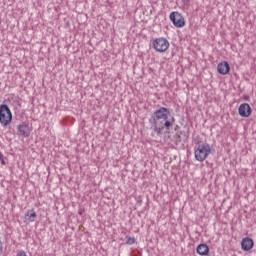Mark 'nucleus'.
I'll return each mask as SVG.
<instances>
[{"instance_id":"f257e3e1","label":"nucleus","mask_w":256,"mask_h":256,"mask_svg":"<svg viewBox=\"0 0 256 256\" xmlns=\"http://www.w3.org/2000/svg\"><path fill=\"white\" fill-rule=\"evenodd\" d=\"M171 115V111L168 108L160 107L156 111L153 112L149 119L150 129L156 135H163V130L171 131V127H173V123H175V118L169 120V116Z\"/></svg>"},{"instance_id":"9d476101","label":"nucleus","mask_w":256,"mask_h":256,"mask_svg":"<svg viewBox=\"0 0 256 256\" xmlns=\"http://www.w3.org/2000/svg\"><path fill=\"white\" fill-rule=\"evenodd\" d=\"M196 253L201 256L209 255V246L207 244H200L196 248Z\"/></svg>"},{"instance_id":"f8f14e48","label":"nucleus","mask_w":256,"mask_h":256,"mask_svg":"<svg viewBox=\"0 0 256 256\" xmlns=\"http://www.w3.org/2000/svg\"><path fill=\"white\" fill-rule=\"evenodd\" d=\"M126 243H127V245H134L135 238L134 237H126Z\"/></svg>"},{"instance_id":"ddd939ff","label":"nucleus","mask_w":256,"mask_h":256,"mask_svg":"<svg viewBox=\"0 0 256 256\" xmlns=\"http://www.w3.org/2000/svg\"><path fill=\"white\" fill-rule=\"evenodd\" d=\"M16 256H27V253H25V251H23V250H20L17 252Z\"/></svg>"},{"instance_id":"39448f33","label":"nucleus","mask_w":256,"mask_h":256,"mask_svg":"<svg viewBox=\"0 0 256 256\" xmlns=\"http://www.w3.org/2000/svg\"><path fill=\"white\" fill-rule=\"evenodd\" d=\"M170 21L173 23L174 27L181 29L185 27V17L179 12H171L169 15Z\"/></svg>"},{"instance_id":"6e6552de","label":"nucleus","mask_w":256,"mask_h":256,"mask_svg":"<svg viewBox=\"0 0 256 256\" xmlns=\"http://www.w3.org/2000/svg\"><path fill=\"white\" fill-rule=\"evenodd\" d=\"M253 245H255V243L253 242V239L249 237L243 238L241 241L242 251H251V249H253Z\"/></svg>"},{"instance_id":"4468645a","label":"nucleus","mask_w":256,"mask_h":256,"mask_svg":"<svg viewBox=\"0 0 256 256\" xmlns=\"http://www.w3.org/2000/svg\"><path fill=\"white\" fill-rule=\"evenodd\" d=\"M3 255V241L0 238V256Z\"/></svg>"},{"instance_id":"7ed1b4c3","label":"nucleus","mask_w":256,"mask_h":256,"mask_svg":"<svg viewBox=\"0 0 256 256\" xmlns=\"http://www.w3.org/2000/svg\"><path fill=\"white\" fill-rule=\"evenodd\" d=\"M13 121V114L11 113V109L7 104L0 105V123L2 127H7L11 125Z\"/></svg>"},{"instance_id":"1a4fd4ad","label":"nucleus","mask_w":256,"mask_h":256,"mask_svg":"<svg viewBox=\"0 0 256 256\" xmlns=\"http://www.w3.org/2000/svg\"><path fill=\"white\" fill-rule=\"evenodd\" d=\"M231 70V66H229L228 62H220L217 65V71L218 73H220V75H227V73H229V71Z\"/></svg>"},{"instance_id":"9b49d317","label":"nucleus","mask_w":256,"mask_h":256,"mask_svg":"<svg viewBox=\"0 0 256 256\" xmlns=\"http://www.w3.org/2000/svg\"><path fill=\"white\" fill-rule=\"evenodd\" d=\"M35 219H37V213H35V210H28L25 214V221L31 223L35 221Z\"/></svg>"},{"instance_id":"0eeeda50","label":"nucleus","mask_w":256,"mask_h":256,"mask_svg":"<svg viewBox=\"0 0 256 256\" xmlns=\"http://www.w3.org/2000/svg\"><path fill=\"white\" fill-rule=\"evenodd\" d=\"M240 117H249L251 115V106L247 103H243L238 108Z\"/></svg>"},{"instance_id":"f03ea898","label":"nucleus","mask_w":256,"mask_h":256,"mask_svg":"<svg viewBox=\"0 0 256 256\" xmlns=\"http://www.w3.org/2000/svg\"><path fill=\"white\" fill-rule=\"evenodd\" d=\"M195 143L198 146L194 150V157L196 161L203 163L211 155V145L207 143L201 144V138L199 137L195 139Z\"/></svg>"},{"instance_id":"20e7f679","label":"nucleus","mask_w":256,"mask_h":256,"mask_svg":"<svg viewBox=\"0 0 256 256\" xmlns=\"http://www.w3.org/2000/svg\"><path fill=\"white\" fill-rule=\"evenodd\" d=\"M153 49L158 53H165L169 49V41L165 38H156L152 42Z\"/></svg>"},{"instance_id":"423d86ee","label":"nucleus","mask_w":256,"mask_h":256,"mask_svg":"<svg viewBox=\"0 0 256 256\" xmlns=\"http://www.w3.org/2000/svg\"><path fill=\"white\" fill-rule=\"evenodd\" d=\"M17 130H18V135H20V137H24V138L29 137V135H31V131H32V129L29 127V123H27V122H21L17 126Z\"/></svg>"},{"instance_id":"2eb2a0df","label":"nucleus","mask_w":256,"mask_h":256,"mask_svg":"<svg viewBox=\"0 0 256 256\" xmlns=\"http://www.w3.org/2000/svg\"><path fill=\"white\" fill-rule=\"evenodd\" d=\"M79 215H83V210H79Z\"/></svg>"}]
</instances>
